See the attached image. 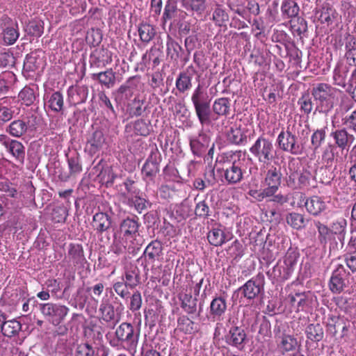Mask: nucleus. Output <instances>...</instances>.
I'll return each mask as SVG.
<instances>
[{
    "mask_svg": "<svg viewBox=\"0 0 356 356\" xmlns=\"http://www.w3.org/2000/svg\"><path fill=\"white\" fill-rule=\"evenodd\" d=\"M339 90L326 83L314 85L311 93L316 105V111L327 115L333 108Z\"/></svg>",
    "mask_w": 356,
    "mask_h": 356,
    "instance_id": "1",
    "label": "nucleus"
},
{
    "mask_svg": "<svg viewBox=\"0 0 356 356\" xmlns=\"http://www.w3.org/2000/svg\"><path fill=\"white\" fill-rule=\"evenodd\" d=\"M140 337V330L135 329L129 323H122L115 330V338L110 341L113 347L122 346L129 353L134 355Z\"/></svg>",
    "mask_w": 356,
    "mask_h": 356,
    "instance_id": "2",
    "label": "nucleus"
},
{
    "mask_svg": "<svg viewBox=\"0 0 356 356\" xmlns=\"http://www.w3.org/2000/svg\"><path fill=\"white\" fill-rule=\"evenodd\" d=\"M249 151L256 161L263 165L270 164L276 157V149L273 141L260 136L250 147Z\"/></svg>",
    "mask_w": 356,
    "mask_h": 356,
    "instance_id": "3",
    "label": "nucleus"
},
{
    "mask_svg": "<svg viewBox=\"0 0 356 356\" xmlns=\"http://www.w3.org/2000/svg\"><path fill=\"white\" fill-rule=\"evenodd\" d=\"M241 152H228L223 154L224 159V177L226 181L229 184H235L239 183L243 177V165L244 161L236 159V157H239Z\"/></svg>",
    "mask_w": 356,
    "mask_h": 356,
    "instance_id": "4",
    "label": "nucleus"
},
{
    "mask_svg": "<svg viewBox=\"0 0 356 356\" xmlns=\"http://www.w3.org/2000/svg\"><path fill=\"white\" fill-rule=\"evenodd\" d=\"M277 147L292 155H300L304 152V145L289 127L282 129L276 139Z\"/></svg>",
    "mask_w": 356,
    "mask_h": 356,
    "instance_id": "5",
    "label": "nucleus"
},
{
    "mask_svg": "<svg viewBox=\"0 0 356 356\" xmlns=\"http://www.w3.org/2000/svg\"><path fill=\"white\" fill-rule=\"evenodd\" d=\"M38 307L44 319L54 326L63 323L70 312L68 307L60 303H40Z\"/></svg>",
    "mask_w": 356,
    "mask_h": 356,
    "instance_id": "6",
    "label": "nucleus"
},
{
    "mask_svg": "<svg viewBox=\"0 0 356 356\" xmlns=\"http://www.w3.org/2000/svg\"><path fill=\"white\" fill-rule=\"evenodd\" d=\"M141 89L140 77L139 76H133L129 77L123 84L117 90L113 91L112 95L115 102L118 104H124Z\"/></svg>",
    "mask_w": 356,
    "mask_h": 356,
    "instance_id": "7",
    "label": "nucleus"
},
{
    "mask_svg": "<svg viewBox=\"0 0 356 356\" xmlns=\"http://www.w3.org/2000/svg\"><path fill=\"white\" fill-rule=\"evenodd\" d=\"M0 143L17 162L24 164L26 147L22 143L15 139H12L6 134H0Z\"/></svg>",
    "mask_w": 356,
    "mask_h": 356,
    "instance_id": "8",
    "label": "nucleus"
},
{
    "mask_svg": "<svg viewBox=\"0 0 356 356\" xmlns=\"http://www.w3.org/2000/svg\"><path fill=\"white\" fill-rule=\"evenodd\" d=\"M161 161V155L156 147L152 149L145 161L143 168L142 174L145 180L152 181L159 172V165Z\"/></svg>",
    "mask_w": 356,
    "mask_h": 356,
    "instance_id": "9",
    "label": "nucleus"
},
{
    "mask_svg": "<svg viewBox=\"0 0 356 356\" xmlns=\"http://www.w3.org/2000/svg\"><path fill=\"white\" fill-rule=\"evenodd\" d=\"M264 275L259 273L246 282L238 291H241L243 296L248 300H253L264 290Z\"/></svg>",
    "mask_w": 356,
    "mask_h": 356,
    "instance_id": "10",
    "label": "nucleus"
},
{
    "mask_svg": "<svg viewBox=\"0 0 356 356\" xmlns=\"http://www.w3.org/2000/svg\"><path fill=\"white\" fill-rule=\"evenodd\" d=\"M349 273L342 264H338L333 270L329 282V289L333 293H340L346 287Z\"/></svg>",
    "mask_w": 356,
    "mask_h": 356,
    "instance_id": "11",
    "label": "nucleus"
},
{
    "mask_svg": "<svg viewBox=\"0 0 356 356\" xmlns=\"http://www.w3.org/2000/svg\"><path fill=\"white\" fill-rule=\"evenodd\" d=\"M314 223L318 232L319 243L323 247L329 244L330 250L337 248L338 243L330 227L319 220H314Z\"/></svg>",
    "mask_w": 356,
    "mask_h": 356,
    "instance_id": "12",
    "label": "nucleus"
},
{
    "mask_svg": "<svg viewBox=\"0 0 356 356\" xmlns=\"http://www.w3.org/2000/svg\"><path fill=\"white\" fill-rule=\"evenodd\" d=\"M112 62V52L103 47L95 49L90 55V68H102Z\"/></svg>",
    "mask_w": 356,
    "mask_h": 356,
    "instance_id": "13",
    "label": "nucleus"
},
{
    "mask_svg": "<svg viewBox=\"0 0 356 356\" xmlns=\"http://www.w3.org/2000/svg\"><path fill=\"white\" fill-rule=\"evenodd\" d=\"M214 143H212L209 149L207 154L204 158V163L205 165L204 180L202 179V190L207 185L213 184L216 182L215 177V165L216 161H213Z\"/></svg>",
    "mask_w": 356,
    "mask_h": 356,
    "instance_id": "14",
    "label": "nucleus"
},
{
    "mask_svg": "<svg viewBox=\"0 0 356 356\" xmlns=\"http://www.w3.org/2000/svg\"><path fill=\"white\" fill-rule=\"evenodd\" d=\"M123 310L122 304L114 308L113 305L111 304L108 300L103 299L99 306V312L102 314L103 321L106 323H113L114 325L118 323L120 320V313Z\"/></svg>",
    "mask_w": 356,
    "mask_h": 356,
    "instance_id": "15",
    "label": "nucleus"
},
{
    "mask_svg": "<svg viewBox=\"0 0 356 356\" xmlns=\"http://www.w3.org/2000/svg\"><path fill=\"white\" fill-rule=\"evenodd\" d=\"M226 343L241 350L244 348L248 341L247 334L245 330L239 326L230 327L229 332L225 336Z\"/></svg>",
    "mask_w": 356,
    "mask_h": 356,
    "instance_id": "16",
    "label": "nucleus"
},
{
    "mask_svg": "<svg viewBox=\"0 0 356 356\" xmlns=\"http://www.w3.org/2000/svg\"><path fill=\"white\" fill-rule=\"evenodd\" d=\"M282 178V174L280 168L272 165L266 171L264 184L266 186V188L272 193V195L277 193L281 186Z\"/></svg>",
    "mask_w": 356,
    "mask_h": 356,
    "instance_id": "17",
    "label": "nucleus"
},
{
    "mask_svg": "<svg viewBox=\"0 0 356 356\" xmlns=\"http://www.w3.org/2000/svg\"><path fill=\"white\" fill-rule=\"evenodd\" d=\"M163 245L159 240L152 241L145 248L143 256L147 264H152L163 258Z\"/></svg>",
    "mask_w": 356,
    "mask_h": 356,
    "instance_id": "18",
    "label": "nucleus"
},
{
    "mask_svg": "<svg viewBox=\"0 0 356 356\" xmlns=\"http://www.w3.org/2000/svg\"><path fill=\"white\" fill-rule=\"evenodd\" d=\"M315 16L321 24H326L327 26L332 24L336 19L337 13L334 7L329 2H323L314 10Z\"/></svg>",
    "mask_w": 356,
    "mask_h": 356,
    "instance_id": "19",
    "label": "nucleus"
},
{
    "mask_svg": "<svg viewBox=\"0 0 356 356\" xmlns=\"http://www.w3.org/2000/svg\"><path fill=\"white\" fill-rule=\"evenodd\" d=\"M91 225L98 235L107 232L112 227L111 216L107 213L97 212L92 217Z\"/></svg>",
    "mask_w": 356,
    "mask_h": 356,
    "instance_id": "20",
    "label": "nucleus"
},
{
    "mask_svg": "<svg viewBox=\"0 0 356 356\" xmlns=\"http://www.w3.org/2000/svg\"><path fill=\"white\" fill-rule=\"evenodd\" d=\"M105 141L106 138L103 131L97 129L88 136L86 149L90 155L93 156L102 149Z\"/></svg>",
    "mask_w": 356,
    "mask_h": 356,
    "instance_id": "21",
    "label": "nucleus"
},
{
    "mask_svg": "<svg viewBox=\"0 0 356 356\" xmlns=\"http://www.w3.org/2000/svg\"><path fill=\"white\" fill-rule=\"evenodd\" d=\"M68 100L72 105L84 103L88 95V88L86 86H72L67 90Z\"/></svg>",
    "mask_w": 356,
    "mask_h": 356,
    "instance_id": "22",
    "label": "nucleus"
},
{
    "mask_svg": "<svg viewBox=\"0 0 356 356\" xmlns=\"http://www.w3.org/2000/svg\"><path fill=\"white\" fill-rule=\"evenodd\" d=\"M1 21L4 22V26H6V24L12 22L11 19L6 15L2 17ZM19 36V33L17 23H15V26H5L3 29L2 39L4 44L6 45H12L15 43Z\"/></svg>",
    "mask_w": 356,
    "mask_h": 356,
    "instance_id": "23",
    "label": "nucleus"
},
{
    "mask_svg": "<svg viewBox=\"0 0 356 356\" xmlns=\"http://www.w3.org/2000/svg\"><path fill=\"white\" fill-rule=\"evenodd\" d=\"M331 136L334 138L337 147L342 150L348 147L355 139V136L349 134L345 128L333 131Z\"/></svg>",
    "mask_w": 356,
    "mask_h": 356,
    "instance_id": "24",
    "label": "nucleus"
},
{
    "mask_svg": "<svg viewBox=\"0 0 356 356\" xmlns=\"http://www.w3.org/2000/svg\"><path fill=\"white\" fill-rule=\"evenodd\" d=\"M307 211L312 216H318L326 209V204L317 195L307 198L305 202Z\"/></svg>",
    "mask_w": 356,
    "mask_h": 356,
    "instance_id": "25",
    "label": "nucleus"
},
{
    "mask_svg": "<svg viewBox=\"0 0 356 356\" xmlns=\"http://www.w3.org/2000/svg\"><path fill=\"white\" fill-rule=\"evenodd\" d=\"M140 223L137 217H127L120 224V231L126 238H135L138 235Z\"/></svg>",
    "mask_w": 356,
    "mask_h": 356,
    "instance_id": "26",
    "label": "nucleus"
},
{
    "mask_svg": "<svg viewBox=\"0 0 356 356\" xmlns=\"http://www.w3.org/2000/svg\"><path fill=\"white\" fill-rule=\"evenodd\" d=\"M29 128L28 122L17 119L11 122L5 130L6 133L14 138H21L27 133Z\"/></svg>",
    "mask_w": 356,
    "mask_h": 356,
    "instance_id": "27",
    "label": "nucleus"
},
{
    "mask_svg": "<svg viewBox=\"0 0 356 356\" xmlns=\"http://www.w3.org/2000/svg\"><path fill=\"white\" fill-rule=\"evenodd\" d=\"M227 140L233 145H243L247 143V136L243 130L236 124L230 127L226 133Z\"/></svg>",
    "mask_w": 356,
    "mask_h": 356,
    "instance_id": "28",
    "label": "nucleus"
},
{
    "mask_svg": "<svg viewBox=\"0 0 356 356\" xmlns=\"http://www.w3.org/2000/svg\"><path fill=\"white\" fill-rule=\"evenodd\" d=\"M44 99L45 104L52 111L58 113L63 111L64 100L60 92L56 91L52 93H47L44 95Z\"/></svg>",
    "mask_w": 356,
    "mask_h": 356,
    "instance_id": "29",
    "label": "nucleus"
},
{
    "mask_svg": "<svg viewBox=\"0 0 356 356\" xmlns=\"http://www.w3.org/2000/svg\"><path fill=\"white\" fill-rule=\"evenodd\" d=\"M345 58L348 65L356 66V38L348 34L345 38Z\"/></svg>",
    "mask_w": 356,
    "mask_h": 356,
    "instance_id": "30",
    "label": "nucleus"
},
{
    "mask_svg": "<svg viewBox=\"0 0 356 356\" xmlns=\"http://www.w3.org/2000/svg\"><path fill=\"white\" fill-rule=\"evenodd\" d=\"M91 78L94 81H97L102 86H104L108 89L113 88L115 84V73L112 69L92 74Z\"/></svg>",
    "mask_w": 356,
    "mask_h": 356,
    "instance_id": "31",
    "label": "nucleus"
},
{
    "mask_svg": "<svg viewBox=\"0 0 356 356\" xmlns=\"http://www.w3.org/2000/svg\"><path fill=\"white\" fill-rule=\"evenodd\" d=\"M286 221L293 229L300 230L307 226L309 219H306L301 213L291 212L286 215Z\"/></svg>",
    "mask_w": 356,
    "mask_h": 356,
    "instance_id": "32",
    "label": "nucleus"
},
{
    "mask_svg": "<svg viewBox=\"0 0 356 356\" xmlns=\"http://www.w3.org/2000/svg\"><path fill=\"white\" fill-rule=\"evenodd\" d=\"M300 8L294 0H284L281 6V12L284 19H293L298 15Z\"/></svg>",
    "mask_w": 356,
    "mask_h": 356,
    "instance_id": "33",
    "label": "nucleus"
},
{
    "mask_svg": "<svg viewBox=\"0 0 356 356\" xmlns=\"http://www.w3.org/2000/svg\"><path fill=\"white\" fill-rule=\"evenodd\" d=\"M347 221L344 218H340L333 222L330 229L332 232L334 236H337L338 240L343 245L344 243L345 236L346 234Z\"/></svg>",
    "mask_w": 356,
    "mask_h": 356,
    "instance_id": "34",
    "label": "nucleus"
},
{
    "mask_svg": "<svg viewBox=\"0 0 356 356\" xmlns=\"http://www.w3.org/2000/svg\"><path fill=\"white\" fill-rule=\"evenodd\" d=\"M126 283L129 289H134L140 283V270L136 266H131L125 271Z\"/></svg>",
    "mask_w": 356,
    "mask_h": 356,
    "instance_id": "35",
    "label": "nucleus"
},
{
    "mask_svg": "<svg viewBox=\"0 0 356 356\" xmlns=\"http://www.w3.org/2000/svg\"><path fill=\"white\" fill-rule=\"evenodd\" d=\"M22 329L21 323L15 320L6 321L3 324L1 332L3 334L7 337H13L16 336Z\"/></svg>",
    "mask_w": 356,
    "mask_h": 356,
    "instance_id": "36",
    "label": "nucleus"
},
{
    "mask_svg": "<svg viewBox=\"0 0 356 356\" xmlns=\"http://www.w3.org/2000/svg\"><path fill=\"white\" fill-rule=\"evenodd\" d=\"M307 337L312 341L318 342L324 336L323 329L319 323L309 324L305 330Z\"/></svg>",
    "mask_w": 356,
    "mask_h": 356,
    "instance_id": "37",
    "label": "nucleus"
},
{
    "mask_svg": "<svg viewBox=\"0 0 356 356\" xmlns=\"http://www.w3.org/2000/svg\"><path fill=\"white\" fill-rule=\"evenodd\" d=\"M334 170V169H332L330 165H325L321 167L316 172L320 182L325 185L330 184L335 177Z\"/></svg>",
    "mask_w": 356,
    "mask_h": 356,
    "instance_id": "38",
    "label": "nucleus"
},
{
    "mask_svg": "<svg viewBox=\"0 0 356 356\" xmlns=\"http://www.w3.org/2000/svg\"><path fill=\"white\" fill-rule=\"evenodd\" d=\"M291 30L294 35L300 36L307 32V21L298 15L290 20Z\"/></svg>",
    "mask_w": 356,
    "mask_h": 356,
    "instance_id": "39",
    "label": "nucleus"
},
{
    "mask_svg": "<svg viewBox=\"0 0 356 356\" xmlns=\"http://www.w3.org/2000/svg\"><path fill=\"white\" fill-rule=\"evenodd\" d=\"M145 103V99H140L138 96H136L128 108L129 115L131 117L140 116L147 109L146 106H143Z\"/></svg>",
    "mask_w": 356,
    "mask_h": 356,
    "instance_id": "40",
    "label": "nucleus"
},
{
    "mask_svg": "<svg viewBox=\"0 0 356 356\" xmlns=\"http://www.w3.org/2000/svg\"><path fill=\"white\" fill-rule=\"evenodd\" d=\"M24 30L28 35L39 38L44 33V22L38 19L31 20L26 25Z\"/></svg>",
    "mask_w": 356,
    "mask_h": 356,
    "instance_id": "41",
    "label": "nucleus"
},
{
    "mask_svg": "<svg viewBox=\"0 0 356 356\" xmlns=\"http://www.w3.org/2000/svg\"><path fill=\"white\" fill-rule=\"evenodd\" d=\"M167 54L171 59L177 60L181 56V47L170 35H167Z\"/></svg>",
    "mask_w": 356,
    "mask_h": 356,
    "instance_id": "42",
    "label": "nucleus"
},
{
    "mask_svg": "<svg viewBox=\"0 0 356 356\" xmlns=\"http://www.w3.org/2000/svg\"><path fill=\"white\" fill-rule=\"evenodd\" d=\"M298 186L301 189H309L316 186L315 177L308 170L302 171L298 177Z\"/></svg>",
    "mask_w": 356,
    "mask_h": 356,
    "instance_id": "43",
    "label": "nucleus"
},
{
    "mask_svg": "<svg viewBox=\"0 0 356 356\" xmlns=\"http://www.w3.org/2000/svg\"><path fill=\"white\" fill-rule=\"evenodd\" d=\"M68 255L74 264H81L85 260L83 248L79 244H70Z\"/></svg>",
    "mask_w": 356,
    "mask_h": 356,
    "instance_id": "44",
    "label": "nucleus"
},
{
    "mask_svg": "<svg viewBox=\"0 0 356 356\" xmlns=\"http://www.w3.org/2000/svg\"><path fill=\"white\" fill-rule=\"evenodd\" d=\"M326 129L327 127L316 129L312 134L311 136V144L314 152H316L322 144L325 142L326 136Z\"/></svg>",
    "mask_w": 356,
    "mask_h": 356,
    "instance_id": "45",
    "label": "nucleus"
},
{
    "mask_svg": "<svg viewBox=\"0 0 356 356\" xmlns=\"http://www.w3.org/2000/svg\"><path fill=\"white\" fill-rule=\"evenodd\" d=\"M181 301V307L188 313H193L197 307V298L187 293H181L179 297Z\"/></svg>",
    "mask_w": 356,
    "mask_h": 356,
    "instance_id": "46",
    "label": "nucleus"
},
{
    "mask_svg": "<svg viewBox=\"0 0 356 356\" xmlns=\"http://www.w3.org/2000/svg\"><path fill=\"white\" fill-rule=\"evenodd\" d=\"M177 6L176 0H168L165 6L162 19L163 22L174 19L177 15Z\"/></svg>",
    "mask_w": 356,
    "mask_h": 356,
    "instance_id": "47",
    "label": "nucleus"
},
{
    "mask_svg": "<svg viewBox=\"0 0 356 356\" xmlns=\"http://www.w3.org/2000/svg\"><path fill=\"white\" fill-rule=\"evenodd\" d=\"M42 65V59L34 54H28L24 62V69L28 72H35L41 68Z\"/></svg>",
    "mask_w": 356,
    "mask_h": 356,
    "instance_id": "48",
    "label": "nucleus"
},
{
    "mask_svg": "<svg viewBox=\"0 0 356 356\" xmlns=\"http://www.w3.org/2000/svg\"><path fill=\"white\" fill-rule=\"evenodd\" d=\"M19 101L27 106L32 105L36 99L35 91L33 88L25 86L18 95Z\"/></svg>",
    "mask_w": 356,
    "mask_h": 356,
    "instance_id": "49",
    "label": "nucleus"
},
{
    "mask_svg": "<svg viewBox=\"0 0 356 356\" xmlns=\"http://www.w3.org/2000/svg\"><path fill=\"white\" fill-rule=\"evenodd\" d=\"M154 28L149 24H141L138 27V34L142 42L148 43L154 37Z\"/></svg>",
    "mask_w": 356,
    "mask_h": 356,
    "instance_id": "50",
    "label": "nucleus"
},
{
    "mask_svg": "<svg viewBox=\"0 0 356 356\" xmlns=\"http://www.w3.org/2000/svg\"><path fill=\"white\" fill-rule=\"evenodd\" d=\"M294 270L283 265H277L273 269V273L278 281L283 282L288 280L293 274Z\"/></svg>",
    "mask_w": 356,
    "mask_h": 356,
    "instance_id": "51",
    "label": "nucleus"
},
{
    "mask_svg": "<svg viewBox=\"0 0 356 356\" xmlns=\"http://www.w3.org/2000/svg\"><path fill=\"white\" fill-rule=\"evenodd\" d=\"M86 300L87 296L84 293L83 289L79 288L73 295L70 304L73 307L82 310L86 305Z\"/></svg>",
    "mask_w": 356,
    "mask_h": 356,
    "instance_id": "52",
    "label": "nucleus"
},
{
    "mask_svg": "<svg viewBox=\"0 0 356 356\" xmlns=\"http://www.w3.org/2000/svg\"><path fill=\"white\" fill-rule=\"evenodd\" d=\"M7 97H3L0 99V124H4L10 121L13 118V115L15 113V111L12 107H8L3 105Z\"/></svg>",
    "mask_w": 356,
    "mask_h": 356,
    "instance_id": "53",
    "label": "nucleus"
},
{
    "mask_svg": "<svg viewBox=\"0 0 356 356\" xmlns=\"http://www.w3.org/2000/svg\"><path fill=\"white\" fill-rule=\"evenodd\" d=\"M178 323L180 329L186 333H195L198 332L200 329L198 323H196L188 318L183 317L179 319Z\"/></svg>",
    "mask_w": 356,
    "mask_h": 356,
    "instance_id": "54",
    "label": "nucleus"
},
{
    "mask_svg": "<svg viewBox=\"0 0 356 356\" xmlns=\"http://www.w3.org/2000/svg\"><path fill=\"white\" fill-rule=\"evenodd\" d=\"M207 238L211 245L218 246L225 242V234L221 229L213 228L207 234Z\"/></svg>",
    "mask_w": 356,
    "mask_h": 356,
    "instance_id": "55",
    "label": "nucleus"
},
{
    "mask_svg": "<svg viewBox=\"0 0 356 356\" xmlns=\"http://www.w3.org/2000/svg\"><path fill=\"white\" fill-rule=\"evenodd\" d=\"M230 101L228 98H220L215 101L213 108L218 115H227L229 111Z\"/></svg>",
    "mask_w": 356,
    "mask_h": 356,
    "instance_id": "56",
    "label": "nucleus"
},
{
    "mask_svg": "<svg viewBox=\"0 0 356 356\" xmlns=\"http://www.w3.org/2000/svg\"><path fill=\"white\" fill-rule=\"evenodd\" d=\"M67 163L71 175L76 176L82 172L81 159L78 154L68 157Z\"/></svg>",
    "mask_w": 356,
    "mask_h": 356,
    "instance_id": "57",
    "label": "nucleus"
},
{
    "mask_svg": "<svg viewBox=\"0 0 356 356\" xmlns=\"http://www.w3.org/2000/svg\"><path fill=\"white\" fill-rule=\"evenodd\" d=\"M226 302L222 298H214L210 305L211 313L216 316H220L226 310Z\"/></svg>",
    "mask_w": 356,
    "mask_h": 356,
    "instance_id": "58",
    "label": "nucleus"
},
{
    "mask_svg": "<svg viewBox=\"0 0 356 356\" xmlns=\"http://www.w3.org/2000/svg\"><path fill=\"white\" fill-rule=\"evenodd\" d=\"M298 104L300 106V111L306 115H309L313 109L314 104L308 93L303 94L299 98Z\"/></svg>",
    "mask_w": 356,
    "mask_h": 356,
    "instance_id": "59",
    "label": "nucleus"
},
{
    "mask_svg": "<svg viewBox=\"0 0 356 356\" xmlns=\"http://www.w3.org/2000/svg\"><path fill=\"white\" fill-rule=\"evenodd\" d=\"M281 339V348L286 352L293 350L298 345L297 339L289 334H282Z\"/></svg>",
    "mask_w": 356,
    "mask_h": 356,
    "instance_id": "60",
    "label": "nucleus"
},
{
    "mask_svg": "<svg viewBox=\"0 0 356 356\" xmlns=\"http://www.w3.org/2000/svg\"><path fill=\"white\" fill-rule=\"evenodd\" d=\"M298 257L299 254L296 251L289 249L284 257L283 264L294 270Z\"/></svg>",
    "mask_w": 356,
    "mask_h": 356,
    "instance_id": "61",
    "label": "nucleus"
},
{
    "mask_svg": "<svg viewBox=\"0 0 356 356\" xmlns=\"http://www.w3.org/2000/svg\"><path fill=\"white\" fill-rule=\"evenodd\" d=\"M214 6L216 8L211 18L216 24L221 26L224 22L228 19V15L227 13L222 8H220L217 4H215Z\"/></svg>",
    "mask_w": 356,
    "mask_h": 356,
    "instance_id": "62",
    "label": "nucleus"
},
{
    "mask_svg": "<svg viewBox=\"0 0 356 356\" xmlns=\"http://www.w3.org/2000/svg\"><path fill=\"white\" fill-rule=\"evenodd\" d=\"M43 289H47L51 293L52 296L57 297L58 293L61 289L60 283L56 279H49L46 280L43 285Z\"/></svg>",
    "mask_w": 356,
    "mask_h": 356,
    "instance_id": "63",
    "label": "nucleus"
},
{
    "mask_svg": "<svg viewBox=\"0 0 356 356\" xmlns=\"http://www.w3.org/2000/svg\"><path fill=\"white\" fill-rule=\"evenodd\" d=\"M134 132L137 135L147 136L149 134V125L142 119L138 120L134 124Z\"/></svg>",
    "mask_w": 356,
    "mask_h": 356,
    "instance_id": "64",
    "label": "nucleus"
}]
</instances>
